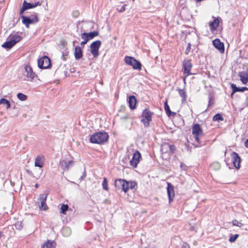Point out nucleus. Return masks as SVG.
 Masks as SVG:
<instances>
[{"instance_id": "obj_34", "label": "nucleus", "mask_w": 248, "mask_h": 248, "mask_svg": "<svg viewBox=\"0 0 248 248\" xmlns=\"http://www.w3.org/2000/svg\"><path fill=\"white\" fill-rule=\"evenodd\" d=\"M102 187H103V188L106 191H108L109 189L108 187V180H107V178H106V177H104L103 178V181L102 183Z\"/></svg>"}, {"instance_id": "obj_37", "label": "nucleus", "mask_w": 248, "mask_h": 248, "mask_svg": "<svg viewBox=\"0 0 248 248\" xmlns=\"http://www.w3.org/2000/svg\"><path fill=\"white\" fill-rule=\"evenodd\" d=\"M68 208L69 207L67 204H63L61 207V213L62 214L65 215L66 214V212L68 210Z\"/></svg>"}, {"instance_id": "obj_36", "label": "nucleus", "mask_w": 248, "mask_h": 248, "mask_svg": "<svg viewBox=\"0 0 248 248\" xmlns=\"http://www.w3.org/2000/svg\"><path fill=\"white\" fill-rule=\"evenodd\" d=\"M17 97L21 101H25L27 98L26 95L20 93H17Z\"/></svg>"}, {"instance_id": "obj_49", "label": "nucleus", "mask_w": 248, "mask_h": 248, "mask_svg": "<svg viewBox=\"0 0 248 248\" xmlns=\"http://www.w3.org/2000/svg\"><path fill=\"white\" fill-rule=\"evenodd\" d=\"M87 42H85V41H82L81 43H80V45L82 46V47H84L85 45L87 44Z\"/></svg>"}, {"instance_id": "obj_52", "label": "nucleus", "mask_w": 248, "mask_h": 248, "mask_svg": "<svg viewBox=\"0 0 248 248\" xmlns=\"http://www.w3.org/2000/svg\"><path fill=\"white\" fill-rule=\"evenodd\" d=\"M187 77H186V75L185 76V77L183 78V80H184V82L185 83H186V78H187Z\"/></svg>"}, {"instance_id": "obj_7", "label": "nucleus", "mask_w": 248, "mask_h": 248, "mask_svg": "<svg viewBox=\"0 0 248 248\" xmlns=\"http://www.w3.org/2000/svg\"><path fill=\"white\" fill-rule=\"evenodd\" d=\"M127 181L124 179H117L115 181L114 186L118 189H122L125 193L127 191Z\"/></svg>"}, {"instance_id": "obj_8", "label": "nucleus", "mask_w": 248, "mask_h": 248, "mask_svg": "<svg viewBox=\"0 0 248 248\" xmlns=\"http://www.w3.org/2000/svg\"><path fill=\"white\" fill-rule=\"evenodd\" d=\"M141 158L140 153L138 150H136L133 154L132 158L130 161V165L134 168H137Z\"/></svg>"}, {"instance_id": "obj_21", "label": "nucleus", "mask_w": 248, "mask_h": 248, "mask_svg": "<svg viewBox=\"0 0 248 248\" xmlns=\"http://www.w3.org/2000/svg\"><path fill=\"white\" fill-rule=\"evenodd\" d=\"M231 87L232 90V95L237 92H243L245 91L248 90V88L246 87H237L236 85L234 84H232L231 85Z\"/></svg>"}, {"instance_id": "obj_11", "label": "nucleus", "mask_w": 248, "mask_h": 248, "mask_svg": "<svg viewBox=\"0 0 248 248\" xmlns=\"http://www.w3.org/2000/svg\"><path fill=\"white\" fill-rule=\"evenodd\" d=\"M47 195L46 194H41L39 195L38 200L40 202L39 209L41 210H46L48 207L46 203V201Z\"/></svg>"}, {"instance_id": "obj_20", "label": "nucleus", "mask_w": 248, "mask_h": 248, "mask_svg": "<svg viewBox=\"0 0 248 248\" xmlns=\"http://www.w3.org/2000/svg\"><path fill=\"white\" fill-rule=\"evenodd\" d=\"M81 48L79 46L75 47L74 51V55L76 60H79L82 57L83 53Z\"/></svg>"}, {"instance_id": "obj_30", "label": "nucleus", "mask_w": 248, "mask_h": 248, "mask_svg": "<svg viewBox=\"0 0 248 248\" xmlns=\"http://www.w3.org/2000/svg\"><path fill=\"white\" fill-rule=\"evenodd\" d=\"M164 109L168 116H170L172 113L175 114L174 112H172L170 108V107L168 104L167 101H166L164 103Z\"/></svg>"}, {"instance_id": "obj_27", "label": "nucleus", "mask_w": 248, "mask_h": 248, "mask_svg": "<svg viewBox=\"0 0 248 248\" xmlns=\"http://www.w3.org/2000/svg\"><path fill=\"white\" fill-rule=\"evenodd\" d=\"M15 45L13 43L11 40L9 39V40L5 42L2 45V47L6 49L11 48Z\"/></svg>"}, {"instance_id": "obj_41", "label": "nucleus", "mask_w": 248, "mask_h": 248, "mask_svg": "<svg viewBox=\"0 0 248 248\" xmlns=\"http://www.w3.org/2000/svg\"><path fill=\"white\" fill-rule=\"evenodd\" d=\"M232 225L233 226L241 227L243 225V224L240 222H239L236 219L233 220L232 221Z\"/></svg>"}, {"instance_id": "obj_51", "label": "nucleus", "mask_w": 248, "mask_h": 248, "mask_svg": "<svg viewBox=\"0 0 248 248\" xmlns=\"http://www.w3.org/2000/svg\"><path fill=\"white\" fill-rule=\"evenodd\" d=\"M213 104V103L211 102V97H209V102H208V106L211 105Z\"/></svg>"}, {"instance_id": "obj_47", "label": "nucleus", "mask_w": 248, "mask_h": 248, "mask_svg": "<svg viewBox=\"0 0 248 248\" xmlns=\"http://www.w3.org/2000/svg\"><path fill=\"white\" fill-rule=\"evenodd\" d=\"M191 49V44L190 43L188 44V46L186 49L185 53L186 54H188L189 52Z\"/></svg>"}, {"instance_id": "obj_38", "label": "nucleus", "mask_w": 248, "mask_h": 248, "mask_svg": "<svg viewBox=\"0 0 248 248\" xmlns=\"http://www.w3.org/2000/svg\"><path fill=\"white\" fill-rule=\"evenodd\" d=\"M176 150V148L174 145H170L169 144V155L174 154Z\"/></svg>"}, {"instance_id": "obj_28", "label": "nucleus", "mask_w": 248, "mask_h": 248, "mask_svg": "<svg viewBox=\"0 0 248 248\" xmlns=\"http://www.w3.org/2000/svg\"><path fill=\"white\" fill-rule=\"evenodd\" d=\"M41 248H55V246L52 242L47 240L44 243Z\"/></svg>"}, {"instance_id": "obj_10", "label": "nucleus", "mask_w": 248, "mask_h": 248, "mask_svg": "<svg viewBox=\"0 0 248 248\" xmlns=\"http://www.w3.org/2000/svg\"><path fill=\"white\" fill-rule=\"evenodd\" d=\"M232 161L235 168L238 169L240 168V164L241 161V159L239 155L236 152H233L231 154Z\"/></svg>"}, {"instance_id": "obj_55", "label": "nucleus", "mask_w": 248, "mask_h": 248, "mask_svg": "<svg viewBox=\"0 0 248 248\" xmlns=\"http://www.w3.org/2000/svg\"><path fill=\"white\" fill-rule=\"evenodd\" d=\"M83 175H84V176H85V172L84 173Z\"/></svg>"}, {"instance_id": "obj_4", "label": "nucleus", "mask_w": 248, "mask_h": 248, "mask_svg": "<svg viewBox=\"0 0 248 248\" xmlns=\"http://www.w3.org/2000/svg\"><path fill=\"white\" fill-rule=\"evenodd\" d=\"M124 62L127 64L132 66L134 69L140 70L141 69V63L132 57L125 56Z\"/></svg>"}, {"instance_id": "obj_23", "label": "nucleus", "mask_w": 248, "mask_h": 248, "mask_svg": "<svg viewBox=\"0 0 248 248\" xmlns=\"http://www.w3.org/2000/svg\"><path fill=\"white\" fill-rule=\"evenodd\" d=\"M23 4L24 5H25V7L28 10V9H31V8H34V7H36L38 5H41V3H40L38 1L37 2H35V3H31L27 2L25 0H24V1L23 2Z\"/></svg>"}, {"instance_id": "obj_22", "label": "nucleus", "mask_w": 248, "mask_h": 248, "mask_svg": "<svg viewBox=\"0 0 248 248\" xmlns=\"http://www.w3.org/2000/svg\"><path fill=\"white\" fill-rule=\"evenodd\" d=\"M219 21L218 19L216 18L213 21L209 23V26L210 27L211 31H215L219 26Z\"/></svg>"}, {"instance_id": "obj_44", "label": "nucleus", "mask_w": 248, "mask_h": 248, "mask_svg": "<svg viewBox=\"0 0 248 248\" xmlns=\"http://www.w3.org/2000/svg\"><path fill=\"white\" fill-rule=\"evenodd\" d=\"M126 5L124 4L123 6H122L120 9L119 8H117V10L118 12L120 13L124 12L125 10V7Z\"/></svg>"}, {"instance_id": "obj_31", "label": "nucleus", "mask_w": 248, "mask_h": 248, "mask_svg": "<svg viewBox=\"0 0 248 248\" xmlns=\"http://www.w3.org/2000/svg\"><path fill=\"white\" fill-rule=\"evenodd\" d=\"M87 36L89 40L93 39L94 37L98 36L99 33L97 31H93L89 33H86Z\"/></svg>"}, {"instance_id": "obj_25", "label": "nucleus", "mask_w": 248, "mask_h": 248, "mask_svg": "<svg viewBox=\"0 0 248 248\" xmlns=\"http://www.w3.org/2000/svg\"><path fill=\"white\" fill-rule=\"evenodd\" d=\"M34 165L35 167H38L39 168H42L43 167L44 164L42 161L41 156H37L36 157L35 160Z\"/></svg>"}, {"instance_id": "obj_33", "label": "nucleus", "mask_w": 248, "mask_h": 248, "mask_svg": "<svg viewBox=\"0 0 248 248\" xmlns=\"http://www.w3.org/2000/svg\"><path fill=\"white\" fill-rule=\"evenodd\" d=\"M213 120L214 121H223V117L222 116L219 114L217 113L214 116L213 118Z\"/></svg>"}, {"instance_id": "obj_14", "label": "nucleus", "mask_w": 248, "mask_h": 248, "mask_svg": "<svg viewBox=\"0 0 248 248\" xmlns=\"http://www.w3.org/2000/svg\"><path fill=\"white\" fill-rule=\"evenodd\" d=\"M74 164V162L72 160L67 161L64 160L60 161V165L64 170H68L69 169L72 167Z\"/></svg>"}, {"instance_id": "obj_18", "label": "nucleus", "mask_w": 248, "mask_h": 248, "mask_svg": "<svg viewBox=\"0 0 248 248\" xmlns=\"http://www.w3.org/2000/svg\"><path fill=\"white\" fill-rule=\"evenodd\" d=\"M25 72H26V76L28 78H30L31 80L34 78L35 74L33 72L32 68L30 66L26 65L25 67Z\"/></svg>"}, {"instance_id": "obj_13", "label": "nucleus", "mask_w": 248, "mask_h": 248, "mask_svg": "<svg viewBox=\"0 0 248 248\" xmlns=\"http://www.w3.org/2000/svg\"><path fill=\"white\" fill-rule=\"evenodd\" d=\"M161 151L162 152V156L163 158H165V159L170 158V155H169V144L164 143L163 144L161 148Z\"/></svg>"}, {"instance_id": "obj_9", "label": "nucleus", "mask_w": 248, "mask_h": 248, "mask_svg": "<svg viewBox=\"0 0 248 248\" xmlns=\"http://www.w3.org/2000/svg\"><path fill=\"white\" fill-rule=\"evenodd\" d=\"M192 67V64L189 60H185L183 62V71L184 74L186 75V77H188L191 75L190 73L191 69Z\"/></svg>"}, {"instance_id": "obj_2", "label": "nucleus", "mask_w": 248, "mask_h": 248, "mask_svg": "<svg viewBox=\"0 0 248 248\" xmlns=\"http://www.w3.org/2000/svg\"><path fill=\"white\" fill-rule=\"evenodd\" d=\"M108 138V135L105 132H96L91 135L90 141L93 143L102 144L106 142Z\"/></svg>"}, {"instance_id": "obj_29", "label": "nucleus", "mask_w": 248, "mask_h": 248, "mask_svg": "<svg viewBox=\"0 0 248 248\" xmlns=\"http://www.w3.org/2000/svg\"><path fill=\"white\" fill-rule=\"evenodd\" d=\"M180 96L182 97V102H184L186 101V92L184 89H177V90Z\"/></svg>"}, {"instance_id": "obj_3", "label": "nucleus", "mask_w": 248, "mask_h": 248, "mask_svg": "<svg viewBox=\"0 0 248 248\" xmlns=\"http://www.w3.org/2000/svg\"><path fill=\"white\" fill-rule=\"evenodd\" d=\"M153 114V112L147 109H145L143 111L141 122L143 124L145 127L149 126Z\"/></svg>"}, {"instance_id": "obj_35", "label": "nucleus", "mask_w": 248, "mask_h": 248, "mask_svg": "<svg viewBox=\"0 0 248 248\" xmlns=\"http://www.w3.org/2000/svg\"><path fill=\"white\" fill-rule=\"evenodd\" d=\"M136 183L135 182H134V181H130V182H128L127 181V186L126 187H127V190L129 189H133L135 188V186H136Z\"/></svg>"}, {"instance_id": "obj_16", "label": "nucleus", "mask_w": 248, "mask_h": 248, "mask_svg": "<svg viewBox=\"0 0 248 248\" xmlns=\"http://www.w3.org/2000/svg\"><path fill=\"white\" fill-rule=\"evenodd\" d=\"M239 77L243 84H246L248 82V69L239 72Z\"/></svg>"}, {"instance_id": "obj_26", "label": "nucleus", "mask_w": 248, "mask_h": 248, "mask_svg": "<svg viewBox=\"0 0 248 248\" xmlns=\"http://www.w3.org/2000/svg\"><path fill=\"white\" fill-rule=\"evenodd\" d=\"M62 232L63 236L68 237L71 234V230L69 227H65L62 228Z\"/></svg>"}, {"instance_id": "obj_48", "label": "nucleus", "mask_w": 248, "mask_h": 248, "mask_svg": "<svg viewBox=\"0 0 248 248\" xmlns=\"http://www.w3.org/2000/svg\"><path fill=\"white\" fill-rule=\"evenodd\" d=\"M212 166H215V167H217V169H219V168H220V165H219V163H213V164H212Z\"/></svg>"}, {"instance_id": "obj_24", "label": "nucleus", "mask_w": 248, "mask_h": 248, "mask_svg": "<svg viewBox=\"0 0 248 248\" xmlns=\"http://www.w3.org/2000/svg\"><path fill=\"white\" fill-rule=\"evenodd\" d=\"M9 39L11 40L14 45H15L20 41L21 37L17 34H15L10 35Z\"/></svg>"}, {"instance_id": "obj_45", "label": "nucleus", "mask_w": 248, "mask_h": 248, "mask_svg": "<svg viewBox=\"0 0 248 248\" xmlns=\"http://www.w3.org/2000/svg\"><path fill=\"white\" fill-rule=\"evenodd\" d=\"M68 51H65V52H63L62 56V59L63 61H65L66 60V57L68 56Z\"/></svg>"}, {"instance_id": "obj_43", "label": "nucleus", "mask_w": 248, "mask_h": 248, "mask_svg": "<svg viewBox=\"0 0 248 248\" xmlns=\"http://www.w3.org/2000/svg\"><path fill=\"white\" fill-rule=\"evenodd\" d=\"M27 9H26V8L25 7V5H24L23 4V6H22V8L20 9V12H19V15H20V16L21 17V16H23V14L24 12L25 11L27 10Z\"/></svg>"}, {"instance_id": "obj_53", "label": "nucleus", "mask_w": 248, "mask_h": 248, "mask_svg": "<svg viewBox=\"0 0 248 248\" xmlns=\"http://www.w3.org/2000/svg\"><path fill=\"white\" fill-rule=\"evenodd\" d=\"M183 164L182 163H181V165H180V167L182 168V169H183Z\"/></svg>"}, {"instance_id": "obj_50", "label": "nucleus", "mask_w": 248, "mask_h": 248, "mask_svg": "<svg viewBox=\"0 0 248 248\" xmlns=\"http://www.w3.org/2000/svg\"><path fill=\"white\" fill-rule=\"evenodd\" d=\"M245 146L246 148H248V139L245 142Z\"/></svg>"}, {"instance_id": "obj_19", "label": "nucleus", "mask_w": 248, "mask_h": 248, "mask_svg": "<svg viewBox=\"0 0 248 248\" xmlns=\"http://www.w3.org/2000/svg\"><path fill=\"white\" fill-rule=\"evenodd\" d=\"M128 102L129 103V108L131 109H134L136 108L137 100L135 96L131 95L128 98Z\"/></svg>"}, {"instance_id": "obj_39", "label": "nucleus", "mask_w": 248, "mask_h": 248, "mask_svg": "<svg viewBox=\"0 0 248 248\" xmlns=\"http://www.w3.org/2000/svg\"><path fill=\"white\" fill-rule=\"evenodd\" d=\"M80 36L81 39L83 40V41L88 42L90 40L87 36V35L86 34V32H83L81 33Z\"/></svg>"}, {"instance_id": "obj_5", "label": "nucleus", "mask_w": 248, "mask_h": 248, "mask_svg": "<svg viewBox=\"0 0 248 248\" xmlns=\"http://www.w3.org/2000/svg\"><path fill=\"white\" fill-rule=\"evenodd\" d=\"M101 43H102L101 41L97 40L93 42L91 44V53L94 58H96L99 56V49L101 45Z\"/></svg>"}, {"instance_id": "obj_6", "label": "nucleus", "mask_w": 248, "mask_h": 248, "mask_svg": "<svg viewBox=\"0 0 248 248\" xmlns=\"http://www.w3.org/2000/svg\"><path fill=\"white\" fill-rule=\"evenodd\" d=\"M38 66L41 69L48 68L51 66L50 60L47 56H44L38 60Z\"/></svg>"}, {"instance_id": "obj_15", "label": "nucleus", "mask_w": 248, "mask_h": 248, "mask_svg": "<svg viewBox=\"0 0 248 248\" xmlns=\"http://www.w3.org/2000/svg\"><path fill=\"white\" fill-rule=\"evenodd\" d=\"M214 46L217 48L220 52H224V44L221 42L219 39H216L213 41Z\"/></svg>"}, {"instance_id": "obj_40", "label": "nucleus", "mask_w": 248, "mask_h": 248, "mask_svg": "<svg viewBox=\"0 0 248 248\" xmlns=\"http://www.w3.org/2000/svg\"><path fill=\"white\" fill-rule=\"evenodd\" d=\"M239 235L236 234L235 235H231L229 238V241L231 242H234L237 238L238 237Z\"/></svg>"}, {"instance_id": "obj_42", "label": "nucleus", "mask_w": 248, "mask_h": 248, "mask_svg": "<svg viewBox=\"0 0 248 248\" xmlns=\"http://www.w3.org/2000/svg\"><path fill=\"white\" fill-rule=\"evenodd\" d=\"M31 20L32 21L37 20L35 22V23H37L39 21V18L37 16V14L33 15L31 17Z\"/></svg>"}, {"instance_id": "obj_32", "label": "nucleus", "mask_w": 248, "mask_h": 248, "mask_svg": "<svg viewBox=\"0 0 248 248\" xmlns=\"http://www.w3.org/2000/svg\"><path fill=\"white\" fill-rule=\"evenodd\" d=\"M0 104L5 105L7 109L11 107L10 102L5 98H1L0 99Z\"/></svg>"}, {"instance_id": "obj_1", "label": "nucleus", "mask_w": 248, "mask_h": 248, "mask_svg": "<svg viewBox=\"0 0 248 248\" xmlns=\"http://www.w3.org/2000/svg\"><path fill=\"white\" fill-rule=\"evenodd\" d=\"M192 133L195 141L198 143V145L196 146V147H200L204 145V141L201 140V138L203 137L204 134L199 124H195L193 125L192 127Z\"/></svg>"}, {"instance_id": "obj_12", "label": "nucleus", "mask_w": 248, "mask_h": 248, "mask_svg": "<svg viewBox=\"0 0 248 248\" xmlns=\"http://www.w3.org/2000/svg\"><path fill=\"white\" fill-rule=\"evenodd\" d=\"M167 194L169 198V203L172 202L174 197V186L170 183H167Z\"/></svg>"}, {"instance_id": "obj_46", "label": "nucleus", "mask_w": 248, "mask_h": 248, "mask_svg": "<svg viewBox=\"0 0 248 248\" xmlns=\"http://www.w3.org/2000/svg\"><path fill=\"white\" fill-rule=\"evenodd\" d=\"M21 224V222L17 221L15 224L16 228L18 229H21L22 227Z\"/></svg>"}, {"instance_id": "obj_17", "label": "nucleus", "mask_w": 248, "mask_h": 248, "mask_svg": "<svg viewBox=\"0 0 248 248\" xmlns=\"http://www.w3.org/2000/svg\"><path fill=\"white\" fill-rule=\"evenodd\" d=\"M21 18L22 19V23L24 24L27 28H29L30 24H35V22L37 21V20L32 21L31 20V17L25 16H21Z\"/></svg>"}, {"instance_id": "obj_54", "label": "nucleus", "mask_w": 248, "mask_h": 248, "mask_svg": "<svg viewBox=\"0 0 248 248\" xmlns=\"http://www.w3.org/2000/svg\"><path fill=\"white\" fill-rule=\"evenodd\" d=\"M35 186L36 188H38V184H36L35 185Z\"/></svg>"}]
</instances>
